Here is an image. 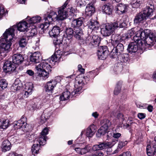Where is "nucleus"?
Returning <instances> with one entry per match:
<instances>
[{
    "instance_id": "f257e3e1",
    "label": "nucleus",
    "mask_w": 156,
    "mask_h": 156,
    "mask_svg": "<svg viewBox=\"0 0 156 156\" xmlns=\"http://www.w3.org/2000/svg\"><path fill=\"white\" fill-rule=\"evenodd\" d=\"M15 30L12 28L6 30L3 34V38L1 39L2 42L0 44V54L3 57H5L7 54L11 50V46L13 37L14 36Z\"/></svg>"
},
{
    "instance_id": "f03ea898",
    "label": "nucleus",
    "mask_w": 156,
    "mask_h": 156,
    "mask_svg": "<svg viewBox=\"0 0 156 156\" xmlns=\"http://www.w3.org/2000/svg\"><path fill=\"white\" fill-rule=\"evenodd\" d=\"M111 42L114 48L110 53V56L112 58H115L118 54L121 53L124 50V45L121 43L123 41L120 37L114 34L111 36Z\"/></svg>"
},
{
    "instance_id": "7ed1b4c3",
    "label": "nucleus",
    "mask_w": 156,
    "mask_h": 156,
    "mask_svg": "<svg viewBox=\"0 0 156 156\" xmlns=\"http://www.w3.org/2000/svg\"><path fill=\"white\" fill-rule=\"evenodd\" d=\"M35 68L37 71V75L40 77H46L48 78L49 73L52 70V68L50 65L46 62L41 63L36 66Z\"/></svg>"
},
{
    "instance_id": "20e7f679",
    "label": "nucleus",
    "mask_w": 156,
    "mask_h": 156,
    "mask_svg": "<svg viewBox=\"0 0 156 156\" xmlns=\"http://www.w3.org/2000/svg\"><path fill=\"white\" fill-rule=\"evenodd\" d=\"M69 0H67L63 5L59 8L58 10L59 20H63L68 16V12L72 13L74 11V9L71 6L68 5Z\"/></svg>"
},
{
    "instance_id": "39448f33",
    "label": "nucleus",
    "mask_w": 156,
    "mask_h": 156,
    "mask_svg": "<svg viewBox=\"0 0 156 156\" xmlns=\"http://www.w3.org/2000/svg\"><path fill=\"white\" fill-rule=\"evenodd\" d=\"M118 27V23H113L107 24L105 26L101 29V34L105 36L111 35L114 30Z\"/></svg>"
},
{
    "instance_id": "423d86ee",
    "label": "nucleus",
    "mask_w": 156,
    "mask_h": 156,
    "mask_svg": "<svg viewBox=\"0 0 156 156\" xmlns=\"http://www.w3.org/2000/svg\"><path fill=\"white\" fill-rule=\"evenodd\" d=\"M85 40L87 44H88L91 48L97 47L99 46L100 42V38L98 36L94 35L91 37L88 36Z\"/></svg>"
},
{
    "instance_id": "0eeeda50",
    "label": "nucleus",
    "mask_w": 156,
    "mask_h": 156,
    "mask_svg": "<svg viewBox=\"0 0 156 156\" xmlns=\"http://www.w3.org/2000/svg\"><path fill=\"white\" fill-rule=\"evenodd\" d=\"M148 29L145 30L144 31L141 30L137 31L136 35L133 37L134 42H136L138 45L142 46L143 44L142 41L144 38V35H145V33L148 34Z\"/></svg>"
},
{
    "instance_id": "6e6552de",
    "label": "nucleus",
    "mask_w": 156,
    "mask_h": 156,
    "mask_svg": "<svg viewBox=\"0 0 156 156\" xmlns=\"http://www.w3.org/2000/svg\"><path fill=\"white\" fill-rule=\"evenodd\" d=\"M114 144L111 142H98V144L93 146L92 149L94 151L101 150L104 149H106L108 148H111L113 146Z\"/></svg>"
},
{
    "instance_id": "1a4fd4ad",
    "label": "nucleus",
    "mask_w": 156,
    "mask_h": 156,
    "mask_svg": "<svg viewBox=\"0 0 156 156\" xmlns=\"http://www.w3.org/2000/svg\"><path fill=\"white\" fill-rule=\"evenodd\" d=\"M85 79H75V84L74 87L76 89L72 92V94L73 95L79 94L82 92V86L85 84L84 82Z\"/></svg>"
},
{
    "instance_id": "9d476101",
    "label": "nucleus",
    "mask_w": 156,
    "mask_h": 156,
    "mask_svg": "<svg viewBox=\"0 0 156 156\" xmlns=\"http://www.w3.org/2000/svg\"><path fill=\"white\" fill-rule=\"evenodd\" d=\"M26 119L23 116L21 119L16 122H15L14 123L13 126L15 129H20L19 131L23 130V129L26 128L27 123L26 122ZM25 132L23 131L22 134H23Z\"/></svg>"
},
{
    "instance_id": "9b49d317",
    "label": "nucleus",
    "mask_w": 156,
    "mask_h": 156,
    "mask_svg": "<svg viewBox=\"0 0 156 156\" xmlns=\"http://www.w3.org/2000/svg\"><path fill=\"white\" fill-rule=\"evenodd\" d=\"M144 37L143 40L146 46H152L153 45L154 37L153 33H150V30H149L148 34L145 33L144 35Z\"/></svg>"
},
{
    "instance_id": "f8f14e48",
    "label": "nucleus",
    "mask_w": 156,
    "mask_h": 156,
    "mask_svg": "<svg viewBox=\"0 0 156 156\" xmlns=\"http://www.w3.org/2000/svg\"><path fill=\"white\" fill-rule=\"evenodd\" d=\"M129 6L127 4L119 3L117 4L115 7V12L119 15L124 14L128 11Z\"/></svg>"
},
{
    "instance_id": "ddd939ff",
    "label": "nucleus",
    "mask_w": 156,
    "mask_h": 156,
    "mask_svg": "<svg viewBox=\"0 0 156 156\" xmlns=\"http://www.w3.org/2000/svg\"><path fill=\"white\" fill-rule=\"evenodd\" d=\"M57 84V81L55 79L48 82L44 86L45 91L49 94H52L53 92L54 88Z\"/></svg>"
},
{
    "instance_id": "4468645a",
    "label": "nucleus",
    "mask_w": 156,
    "mask_h": 156,
    "mask_svg": "<svg viewBox=\"0 0 156 156\" xmlns=\"http://www.w3.org/2000/svg\"><path fill=\"white\" fill-rule=\"evenodd\" d=\"M3 70L6 73L13 72L16 68L15 64L13 63L12 61H7L3 66Z\"/></svg>"
},
{
    "instance_id": "2eb2a0df",
    "label": "nucleus",
    "mask_w": 156,
    "mask_h": 156,
    "mask_svg": "<svg viewBox=\"0 0 156 156\" xmlns=\"http://www.w3.org/2000/svg\"><path fill=\"white\" fill-rule=\"evenodd\" d=\"M100 47L98 50L97 54L99 59L103 60L106 58L108 54L107 47L104 46Z\"/></svg>"
},
{
    "instance_id": "dca6fc26",
    "label": "nucleus",
    "mask_w": 156,
    "mask_h": 156,
    "mask_svg": "<svg viewBox=\"0 0 156 156\" xmlns=\"http://www.w3.org/2000/svg\"><path fill=\"white\" fill-rule=\"evenodd\" d=\"M48 129L45 128L42 131L39 138L38 139V142L41 145H44L46 141V135L48 134Z\"/></svg>"
},
{
    "instance_id": "f3484780",
    "label": "nucleus",
    "mask_w": 156,
    "mask_h": 156,
    "mask_svg": "<svg viewBox=\"0 0 156 156\" xmlns=\"http://www.w3.org/2000/svg\"><path fill=\"white\" fill-rule=\"evenodd\" d=\"M153 6L151 4H149L147 6L144 8L142 12L147 19L153 15Z\"/></svg>"
},
{
    "instance_id": "a211bd4d",
    "label": "nucleus",
    "mask_w": 156,
    "mask_h": 156,
    "mask_svg": "<svg viewBox=\"0 0 156 156\" xmlns=\"http://www.w3.org/2000/svg\"><path fill=\"white\" fill-rule=\"evenodd\" d=\"M24 60L23 56L19 53L14 54L12 56V61L16 66L22 63Z\"/></svg>"
},
{
    "instance_id": "6ab92c4d",
    "label": "nucleus",
    "mask_w": 156,
    "mask_h": 156,
    "mask_svg": "<svg viewBox=\"0 0 156 156\" xmlns=\"http://www.w3.org/2000/svg\"><path fill=\"white\" fill-rule=\"evenodd\" d=\"M25 85V93L23 95V97L26 98L28 97L29 95L31 94L34 87L32 83L30 82L26 83Z\"/></svg>"
},
{
    "instance_id": "aec40b11",
    "label": "nucleus",
    "mask_w": 156,
    "mask_h": 156,
    "mask_svg": "<svg viewBox=\"0 0 156 156\" xmlns=\"http://www.w3.org/2000/svg\"><path fill=\"white\" fill-rule=\"evenodd\" d=\"M116 57H117L116 59L118 63L120 64L122 63L121 64L122 65L124 63V64L126 63L129 60L127 54H118Z\"/></svg>"
},
{
    "instance_id": "412c9836",
    "label": "nucleus",
    "mask_w": 156,
    "mask_h": 156,
    "mask_svg": "<svg viewBox=\"0 0 156 156\" xmlns=\"http://www.w3.org/2000/svg\"><path fill=\"white\" fill-rule=\"evenodd\" d=\"M44 19L45 21L47 20L48 22L59 20L58 15H57L56 12L54 11L51 12L47 17H45Z\"/></svg>"
},
{
    "instance_id": "4be33fe9",
    "label": "nucleus",
    "mask_w": 156,
    "mask_h": 156,
    "mask_svg": "<svg viewBox=\"0 0 156 156\" xmlns=\"http://www.w3.org/2000/svg\"><path fill=\"white\" fill-rule=\"evenodd\" d=\"M41 55L38 52H35L30 56V61L34 63H38L41 60Z\"/></svg>"
},
{
    "instance_id": "5701e85b",
    "label": "nucleus",
    "mask_w": 156,
    "mask_h": 156,
    "mask_svg": "<svg viewBox=\"0 0 156 156\" xmlns=\"http://www.w3.org/2000/svg\"><path fill=\"white\" fill-rule=\"evenodd\" d=\"M146 18L142 12L137 14L135 16L133 21L134 24H138L139 23H142L143 21L146 20Z\"/></svg>"
},
{
    "instance_id": "b1692460",
    "label": "nucleus",
    "mask_w": 156,
    "mask_h": 156,
    "mask_svg": "<svg viewBox=\"0 0 156 156\" xmlns=\"http://www.w3.org/2000/svg\"><path fill=\"white\" fill-rule=\"evenodd\" d=\"M34 144L31 148L32 154L35 155V154L39 153L41 146L44 145H41L38 142V139L34 140Z\"/></svg>"
},
{
    "instance_id": "393cba45",
    "label": "nucleus",
    "mask_w": 156,
    "mask_h": 156,
    "mask_svg": "<svg viewBox=\"0 0 156 156\" xmlns=\"http://www.w3.org/2000/svg\"><path fill=\"white\" fill-rule=\"evenodd\" d=\"M11 147V144L9 141L7 140H5L2 144V151L4 152L9 151L10 150Z\"/></svg>"
},
{
    "instance_id": "a878e982",
    "label": "nucleus",
    "mask_w": 156,
    "mask_h": 156,
    "mask_svg": "<svg viewBox=\"0 0 156 156\" xmlns=\"http://www.w3.org/2000/svg\"><path fill=\"white\" fill-rule=\"evenodd\" d=\"M51 113L48 110H44L41 115L40 122L41 124L44 123L48 119Z\"/></svg>"
},
{
    "instance_id": "bb28decb",
    "label": "nucleus",
    "mask_w": 156,
    "mask_h": 156,
    "mask_svg": "<svg viewBox=\"0 0 156 156\" xmlns=\"http://www.w3.org/2000/svg\"><path fill=\"white\" fill-rule=\"evenodd\" d=\"M88 27L92 30H97L98 29L99 24L98 22L95 20H90L88 24Z\"/></svg>"
},
{
    "instance_id": "cd10ccee",
    "label": "nucleus",
    "mask_w": 156,
    "mask_h": 156,
    "mask_svg": "<svg viewBox=\"0 0 156 156\" xmlns=\"http://www.w3.org/2000/svg\"><path fill=\"white\" fill-rule=\"evenodd\" d=\"M28 23L26 21L20 22L17 25V28L18 30L21 32L26 31L27 32L28 29Z\"/></svg>"
},
{
    "instance_id": "c85d7f7f",
    "label": "nucleus",
    "mask_w": 156,
    "mask_h": 156,
    "mask_svg": "<svg viewBox=\"0 0 156 156\" xmlns=\"http://www.w3.org/2000/svg\"><path fill=\"white\" fill-rule=\"evenodd\" d=\"M83 31L82 29L79 27L74 28V37L77 39H80L82 37L83 35Z\"/></svg>"
},
{
    "instance_id": "c756f323",
    "label": "nucleus",
    "mask_w": 156,
    "mask_h": 156,
    "mask_svg": "<svg viewBox=\"0 0 156 156\" xmlns=\"http://www.w3.org/2000/svg\"><path fill=\"white\" fill-rule=\"evenodd\" d=\"M83 21L84 19L82 17L74 20L72 23V27L76 28L81 26L82 25Z\"/></svg>"
},
{
    "instance_id": "7c9ffc66",
    "label": "nucleus",
    "mask_w": 156,
    "mask_h": 156,
    "mask_svg": "<svg viewBox=\"0 0 156 156\" xmlns=\"http://www.w3.org/2000/svg\"><path fill=\"white\" fill-rule=\"evenodd\" d=\"M138 45L136 42L130 43L128 46V51L131 53L136 52L138 50Z\"/></svg>"
},
{
    "instance_id": "2f4dec72",
    "label": "nucleus",
    "mask_w": 156,
    "mask_h": 156,
    "mask_svg": "<svg viewBox=\"0 0 156 156\" xmlns=\"http://www.w3.org/2000/svg\"><path fill=\"white\" fill-rule=\"evenodd\" d=\"M74 35V30L71 28H67L66 30V33L63 35L64 38H66L68 40L71 39Z\"/></svg>"
},
{
    "instance_id": "473e14b6",
    "label": "nucleus",
    "mask_w": 156,
    "mask_h": 156,
    "mask_svg": "<svg viewBox=\"0 0 156 156\" xmlns=\"http://www.w3.org/2000/svg\"><path fill=\"white\" fill-rule=\"evenodd\" d=\"M60 28L56 26H54L49 32L50 37H55L58 35L60 32Z\"/></svg>"
},
{
    "instance_id": "72a5a7b5",
    "label": "nucleus",
    "mask_w": 156,
    "mask_h": 156,
    "mask_svg": "<svg viewBox=\"0 0 156 156\" xmlns=\"http://www.w3.org/2000/svg\"><path fill=\"white\" fill-rule=\"evenodd\" d=\"M95 127L94 125L90 126L87 130L86 135L87 136L91 137L93 136L96 132Z\"/></svg>"
},
{
    "instance_id": "f704fd0d",
    "label": "nucleus",
    "mask_w": 156,
    "mask_h": 156,
    "mask_svg": "<svg viewBox=\"0 0 156 156\" xmlns=\"http://www.w3.org/2000/svg\"><path fill=\"white\" fill-rule=\"evenodd\" d=\"M95 12L94 7L90 4H88L85 9V14L88 16H91Z\"/></svg>"
},
{
    "instance_id": "c9c22d12",
    "label": "nucleus",
    "mask_w": 156,
    "mask_h": 156,
    "mask_svg": "<svg viewBox=\"0 0 156 156\" xmlns=\"http://www.w3.org/2000/svg\"><path fill=\"white\" fill-rule=\"evenodd\" d=\"M9 125V120L8 119H0V128L6 129Z\"/></svg>"
},
{
    "instance_id": "e433bc0d",
    "label": "nucleus",
    "mask_w": 156,
    "mask_h": 156,
    "mask_svg": "<svg viewBox=\"0 0 156 156\" xmlns=\"http://www.w3.org/2000/svg\"><path fill=\"white\" fill-rule=\"evenodd\" d=\"M70 95V92L67 90L63 93L60 97V99L61 101H65L68 100L69 98Z\"/></svg>"
},
{
    "instance_id": "4c0bfd02",
    "label": "nucleus",
    "mask_w": 156,
    "mask_h": 156,
    "mask_svg": "<svg viewBox=\"0 0 156 156\" xmlns=\"http://www.w3.org/2000/svg\"><path fill=\"white\" fill-rule=\"evenodd\" d=\"M122 82L121 81L118 82L114 90V94L115 95H118L120 92L121 90Z\"/></svg>"
},
{
    "instance_id": "58836bf2",
    "label": "nucleus",
    "mask_w": 156,
    "mask_h": 156,
    "mask_svg": "<svg viewBox=\"0 0 156 156\" xmlns=\"http://www.w3.org/2000/svg\"><path fill=\"white\" fill-rule=\"evenodd\" d=\"M154 148V152L151 150V147L150 145L147 146L146 148L147 153L148 156H156V151L155 150V147L153 146Z\"/></svg>"
},
{
    "instance_id": "ea45409f",
    "label": "nucleus",
    "mask_w": 156,
    "mask_h": 156,
    "mask_svg": "<svg viewBox=\"0 0 156 156\" xmlns=\"http://www.w3.org/2000/svg\"><path fill=\"white\" fill-rule=\"evenodd\" d=\"M141 3V0H133L131 2L132 7L134 8L139 7Z\"/></svg>"
},
{
    "instance_id": "a19ab883",
    "label": "nucleus",
    "mask_w": 156,
    "mask_h": 156,
    "mask_svg": "<svg viewBox=\"0 0 156 156\" xmlns=\"http://www.w3.org/2000/svg\"><path fill=\"white\" fill-rule=\"evenodd\" d=\"M60 50H58L56 52H55V55H52L50 58V61H51L52 62H56L60 58L61 56L60 54H58L59 52H60Z\"/></svg>"
},
{
    "instance_id": "79ce46f5",
    "label": "nucleus",
    "mask_w": 156,
    "mask_h": 156,
    "mask_svg": "<svg viewBox=\"0 0 156 156\" xmlns=\"http://www.w3.org/2000/svg\"><path fill=\"white\" fill-rule=\"evenodd\" d=\"M49 26V24L47 22H45L44 23H42L40 25V27L44 33L47 32V30H48V28Z\"/></svg>"
},
{
    "instance_id": "37998d69",
    "label": "nucleus",
    "mask_w": 156,
    "mask_h": 156,
    "mask_svg": "<svg viewBox=\"0 0 156 156\" xmlns=\"http://www.w3.org/2000/svg\"><path fill=\"white\" fill-rule=\"evenodd\" d=\"M102 10L103 12L107 15H110L112 14V9L108 5H104L102 7Z\"/></svg>"
},
{
    "instance_id": "c03bdc74",
    "label": "nucleus",
    "mask_w": 156,
    "mask_h": 156,
    "mask_svg": "<svg viewBox=\"0 0 156 156\" xmlns=\"http://www.w3.org/2000/svg\"><path fill=\"white\" fill-rule=\"evenodd\" d=\"M41 17L38 16L33 17L30 19L29 23L30 24L39 23L41 20Z\"/></svg>"
},
{
    "instance_id": "a18cd8bd",
    "label": "nucleus",
    "mask_w": 156,
    "mask_h": 156,
    "mask_svg": "<svg viewBox=\"0 0 156 156\" xmlns=\"http://www.w3.org/2000/svg\"><path fill=\"white\" fill-rule=\"evenodd\" d=\"M29 31L27 32L26 36L28 37H32L36 35L37 33V29L36 28L31 29L30 30L28 29Z\"/></svg>"
},
{
    "instance_id": "49530a36",
    "label": "nucleus",
    "mask_w": 156,
    "mask_h": 156,
    "mask_svg": "<svg viewBox=\"0 0 156 156\" xmlns=\"http://www.w3.org/2000/svg\"><path fill=\"white\" fill-rule=\"evenodd\" d=\"M27 41L26 39L24 37L20 39L19 42V46L22 48L25 47L27 45Z\"/></svg>"
},
{
    "instance_id": "de8ad7c7",
    "label": "nucleus",
    "mask_w": 156,
    "mask_h": 156,
    "mask_svg": "<svg viewBox=\"0 0 156 156\" xmlns=\"http://www.w3.org/2000/svg\"><path fill=\"white\" fill-rule=\"evenodd\" d=\"M101 122H102L101 126L108 129V126H110L111 125V123L108 120L105 119L103 120Z\"/></svg>"
},
{
    "instance_id": "09e8293b",
    "label": "nucleus",
    "mask_w": 156,
    "mask_h": 156,
    "mask_svg": "<svg viewBox=\"0 0 156 156\" xmlns=\"http://www.w3.org/2000/svg\"><path fill=\"white\" fill-rule=\"evenodd\" d=\"M7 81L5 79H2L0 80V87L3 89L7 87Z\"/></svg>"
},
{
    "instance_id": "8fccbe9b",
    "label": "nucleus",
    "mask_w": 156,
    "mask_h": 156,
    "mask_svg": "<svg viewBox=\"0 0 156 156\" xmlns=\"http://www.w3.org/2000/svg\"><path fill=\"white\" fill-rule=\"evenodd\" d=\"M108 129H105L104 127L101 126L98 129V133L100 135H103L108 132Z\"/></svg>"
},
{
    "instance_id": "3c124183",
    "label": "nucleus",
    "mask_w": 156,
    "mask_h": 156,
    "mask_svg": "<svg viewBox=\"0 0 156 156\" xmlns=\"http://www.w3.org/2000/svg\"><path fill=\"white\" fill-rule=\"evenodd\" d=\"M62 40L58 39V38L54 41V44L56 48H60V44H62Z\"/></svg>"
},
{
    "instance_id": "603ef678",
    "label": "nucleus",
    "mask_w": 156,
    "mask_h": 156,
    "mask_svg": "<svg viewBox=\"0 0 156 156\" xmlns=\"http://www.w3.org/2000/svg\"><path fill=\"white\" fill-rule=\"evenodd\" d=\"M122 67V64L118 63L116 66H114L113 70L115 72H116L117 73H118L121 71Z\"/></svg>"
},
{
    "instance_id": "864d4df0",
    "label": "nucleus",
    "mask_w": 156,
    "mask_h": 156,
    "mask_svg": "<svg viewBox=\"0 0 156 156\" xmlns=\"http://www.w3.org/2000/svg\"><path fill=\"white\" fill-rule=\"evenodd\" d=\"M76 2L77 5L79 6H84L86 3L85 0H76Z\"/></svg>"
},
{
    "instance_id": "5fc2aeb1",
    "label": "nucleus",
    "mask_w": 156,
    "mask_h": 156,
    "mask_svg": "<svg viewBox=\"0 0 156 156\" xmlns=\"http://www.w3.org/2000/svg\"><path fill=\"white\" fill-rule=\"evenodd\" d=\"M34 72L33 70L31 69H28L27 70L24 75L26 76L27 75H28L31 77H34Z\"/></svg>"
},
{
    "instance_id": "6e6d98bb",
    "label": "nucleus",
    "mask_w": 156,
    "mask_h": 156,
    "mask_svg": "<svg viewBox=\"0 0 156 156\" xmlns=\"http://www.w3.org/2000/svg\"><path fill=\"white\" fill-rule=\"evenodd\" d=\"M89 149L87 145L86 146L84 147L81 148V154H83L89 151Z\"/></svg>"
},
{
    "instance_id": "4d7b16f0",
    "label": "nucleus",
    "mask_w": 156,
    "mask_h": 156,
    "mask_svg": "<svg viewBox=\"0 0 156 156\" xmlns=\"http://www.w3.org/2000/svg\"><path fill=\"white\" fill-rule=\"evenodd\" d=\"M127 143V142L126 141H125V142H122L121 141H119L118 144L117 149H119V148L120 149H121L123 146L126 144Z\"/></svg>"
},
{
    "instance_id": "13d9d810",
    "label": "nucleus",
    "mask_w": 156,
    "mask_h": 156,
    "mask_svg": "<svg viewBox=\"0 0 156 156\" xmlns=\"http://www.w3.org/2000/svg\"><path fill=\"white\" fill-rule=\"evenodd\" d=\"M89 75H90V77H94L95 76L98 74L96 70H94L88 73Z\"/></svg>"
},
{
    "instance_id": "bf43d9fd",
    "label": "nucleus",
    "mask_w": 156,
    "mask_h": 156,
    "mask_svg": "<svg viewBox=\"0 0 156 156\" xmlns=\"http://www.w3.org/2000/svg\"><path fill=\"white\" fill-rule=\"evenodd\" d=\"M78 70L80 72L81 74H84L85 73V69L82 67V66L80 64H79L78 66Z\"/></svg>"
},
{
    "instance_id": "052dcab7",
    "label": "nucleus",
    "mask_w": 156,
    "mask_h": 156,
    "mask_svg": "<svg viewBox=\"0 0 156 156\" xmlns=\"http://www.w3.org/2000/svg\"><path fill=\"white\" fill-rule=\"evenodd\" d=\"M123 20H122L121 21V22H120L119 21H117L115 22V23H118V27H119V28H123L126 27V23L123 22Z\"/></svg>"
},
{
    "instance_id": "680f3d73",
    "label": "nucleus",
    "mask_w": 156,
    "mask_h": 156,
    "mask_svg": "<svg viewBox=\"0 0 156 156\" xmlns=\"http://www.w3.org/2000/svg\"><path fill=\"white\" fill-rule=\"evenodd\" d=\"M138 117L139 119H142L145 117V115L143 113H139L138 114Z\"/></svg>"
},
{
    "instance_id": "e2e57ef3",
    "label": "nucleus",
    "mask_w": 156,
    "mask_h": 156,
    "mask_svg": "<svg viewBox=\"0 0 156 156\" xmlns=\"http://www.w3.org/2000/svg\"><path fill=\"white\" fill-rule=\"evenodd\" d=\"M119 156H131V154L130 152L126 151L120 154Z\"/></svg>"
},
{
    "instance_id": "0e129e2a",
    "label": "nucleus",
    "mask_w": 156,
    "mask_h": 156,
    "mask_svg": "<svg viewBox=\"0 0 156 156\" xmlns=\"http://www.w3.org/2000/svg\"><path fill=\"white\" fill-rule=\"evenodd\" d=\"M5 13L4 9L2 7H0V16H2ZM1 17H0V19Z\"/></svg>"
},
{
    "instance_id": "69168bd1",
    "label": "nucleus",
    "mask_w": 156,
    "mask_h": 156,
    "mask_svg": "<svg viewBox=\"0 0 156 156\" xmlns=\"http://www.w3.org/2000/svg\"><path fill=\"white\" fill-rule=\"evenodd\" d=\"M11 88L14 89V90L13 91L15 92L19 90L20 89V87L18 85H15V86L12 87Z\"/></svg>"
},
{
    "instance_id": "338daca9",
    "label": "nucleus",
    "mask_w": 156,
    "mask_h": 156,
    "mask_svg": "<svg viewBox=\"0 0 156 156\" xmlns=\"http://www.w3.org/2000/svg\"><path fill=\"white\" fill-rule=\"evenodd\" d=\"M79 40H80V44H82L84 46L87 45V43H86L85 39L84 40L81 38V39Z\"/></svg>"
},
{
    "instance_id": "774afa93",
    "label": "nucleus",
    "mask_w": 156,
    "mask_h": 156,
    "mask_svg": "<svg viewBox=\"0 0 156 156\" xmlns=\"http://www.w3.org/2000/svg\"><path fill=\"white\" fill-rule=\"evenodd\" d=\"M117 117L118 119H121L123 120H124L123 115L121 113H118L117 115Z\"/></svg>"
}]
</instances>
